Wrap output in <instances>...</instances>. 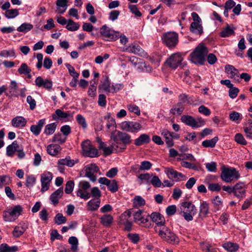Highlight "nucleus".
<instances>
[{
  "mask_svg": "<svg viewBox=\"0 0 252 252\" xmlns=\"http://www.w3.org/2000/svg\"><path fill=\"white\" fill-rule=\"evenodd\" d=\"M163 43L169 48H174L178 43V35L175 32L164 33L161 37Z\"/></svg>",
  "mask_w": 252,
  "mask_h": 252,
  "instance_id": "5",
  "label": "nucleus"
},
{
  "mask_svg": "<svg viewBox=\"0 0 252 252\" xmlns=\"http://www.w3.org/2000/svg\"><path fill=\"white\" fill-rule=\"evenodd\" d=\"M234 30L231 28L228 25L224 28L220 32V35L222 37H229L234 34Z\"/></svg>",
  "mask_w": 252,
  "mask_h": 252,
  "instance_id": "46",
  "label": "nucleus"
},
{
  "mask_svg": "<svg viewBox=\"0 0 252 252\" xmlns=\"http://www.w3.org/2000/svg\"><path fill=\"white\" fill-rule=\"evenodd\" d=\"M36 178L33 175H28L26 177V185L28 188L32 187L36 183Z\"/></svg>",
  "mask_w": 252,
  "mask_h": 252,
  "instance_id": "56",
  "label": "nucleus"
},
{
  "mask_svg": "<svg viewBox=\"0 0 252 252\" xmlns=\"http://www.w3.org/2000/svg\"><path fill=\"white\" fill-rule=\"evenodd\" d=\"M178 99L179 100V102H181L182 104L183 103H187L188 104H191L192 100L190 99V98L186 94H182L179 95Z\"/></svg>",
  "mask_w": 252,
  "mask_h": 252,
  "instance_id": "61",
  "label": "nucleus"
},
{
  "mask_svg": "<svg viewBox=\"0 0 252 252\" xmlns=\"http://www.w3.org/2000/svg\"><path fill=\"white\" fill-rule=\"evenodd\" d=\"M76 121L78 124L85 129L87 127V124L85 118L81 114H78L76 117Z\"/></svg>",
  "mask_w": 252,
  "mask_h": 252,
  "instance_id": "57",
  "label": "nucleus"
},
{
  "mask_svg": "<svg viewBox=\"0 0 252 252\" xmlns=\"http://www.w3.org/2000/svg\"><path fill=\"white\" fill-rule=\"evenodd\" d=\"M23 209L19 205L10 207L3 212V217L5 221H13L20 215Z\"/></svg>",
  "mask_w": 252,
  "mask_h": 252,
  "instance_id": "4",
  "label": "nucleus"
},
{
  "mask_svg": "<svg viewBox=\"0 0 252 252\" xmlns=\"http://www.w3.org/2000/svg\"><path fill=\"white\" fill-rule=\"evenodd\" d=\"M33 27V25L30 23H24L17 29V31L19 32L26 33L30 31Z\"/></svg>",
  "mask_w": 252,
  "mask_h": 252,
  "instance_id": "48",
  "label": "nucleus"
},
{
  "mask_svg": "<svg viewBox=\"0 0 252 252\" xmlns=\"http://www.w3.org/2000/svg\"><path fill=\"white\" fill-rule=\"evenodd\" d=\"M100 34L107 40H115L120 35V33L113 30L105 25L102 26L100 29Z\"/></svg>",
  "mask_w": 252,
  "mask_h": 252,
  "instance_id": "13",
  "label": "nucleus"
},
{
  "mask_svg": "<svg viewBox=\"0 0 252 252\" xmlns=\"http://www.w3.org/2000/svg\"><path fill=\"white\" fill-rule=\"evenodd\" d=\"M57 126V125L55 123L47 125L45 127L44 133L46 135H51L53 134L56 129Z\"/></svg>",
  "mask_w": 252,
  "mask_h": 252,
  "instance_id": "53",
  "label": "nucleus"
},
{
  "mask_svg": "<svg viewBox=\"0 0 252 252\" xmlns=\"http://www.w3.org/2000/svg\"><path fill=\"white\" fill-rule=\"evenodd\" d=\"M200 247L202 250L205 252H215V249L207 243L202 242L200 244Z\"/></svg>",
  "mask_w": 252,
  "mask_h": 252,
  "instance_id": "60",
  "label": "nucleus"
},
{
  "mask_svg": "<svg viewBox=\"0 0 252 252\" xmlns=\"http://www.w3.org/2000/svg\"><path fill=\"white\" fill-rule=\"evenodd\" d=\"M134 221L139 225L146 226L148 222V216L141 210H138L133 215Z\"/></svg>",
  "mask_w": 252,
  "mask_h": 252,
  "instance_id": "17",
  "label": "nucleus"
},
{
  "mask_svg": "<svg viewBox=\"0 0 252 252\" xmlns=\"http://www.w3.org/2000/svg\"><path fill=\"white\" fill-rule=\"evenodd\" d=\"M52 180V174L49 172H45L41 175V191L44 192L49 189Z\"/></svg>",
  "mask_w": 252,
  "mask_h": 252,
  "instance_id": "18",
  "label": "nucleus"
},
{
  "mask_svg": "<svg viewBox=\"0 0 252 252\" xmlns=\"http://www.w3.org/2000/svg\"><path fill=\"white\" fill-rule=\"evenodd\" d=\"M161 135L164 137L165 139V142L168 147H171L173 146L174 143L172 140V135L171 132L167 129H164L162 130L161 132Z\"/></svg>",
  "mask_w": 252,
  "mask_h": 252,
  "instance_id": "37",
  "label": "nucleus"
},
{
  "mask_svg": "<svg viewBox=\"0 0 252 252\" xmlns=\"http://www.w3.org/2000/svg\"><path fill=\"white\" fill-rule=\"evenodd\" d=\"M244 131L247 137L250 138H252V120L249 119L245 124L244 127Z\"/></svg>",
  "mask_w": 252,
  "mask_h": 252,
  "instance_id": "45",
  "label": "nucleus"
},
{
  "mask_svg": "<svg viewBox=\"0 0 252 252\" xmlns=\"http://www.w3.org/2000/svg\"><path fill=\"white\" fill-rule=\"evenodd\" d=\"M63 194V188H59L52 193L50 197L51 203L54 205H57L59 203V199L62 196Z\"/></svg>",
  "mask_w": 252,
  "mask_h": 252,
  "instance_id": "28",
  "label": "nucleus"
},
{
  "mask_svg": "<svg viewBox=\"0 0 252 252\" xmlns=\"http://www.w3.org/2000/svg\"><path fill=\"white\" fill-rule=\"evenodd\" d=\"M61 150L60 146L57 144H51L48 146L47 148L48 153L52 156L57 155Z\"/></svg>",
  "mask_w": 252,
  "mask_h": 252,
  "instance_id": "41",
  "label": "nucleus"
},
{
  "mask_svg": "<svg viewBox=\"0 0 252 252\" xmlns=\"http://www.w3.org/2000/svg\"><path fill=\"white\" fill-rule=\"evenodd\" d=\"M28 228V225L27 223H20L14 227L12 234L14 237L19 238L24 233Z\"/></svg>",
  "mask_w": 252,
  "mask_h": 252,
  "instance_id": "24",
  "label": "nucleus"
},
{
  "mask_svg": "<svg viewBox=\"0 0 252 252\" xmlns=\"http://www.w3.org/2000/svg\"><path fill=\"white\" fill-rule=\"evenodd\" d=\"M235 141L242 145H246L247 143L243 135L241 133H237L235 135Z\"/></svg>",
  "mask_w": 252,
  "mask_h": 252,
  "instance_id": "64",
  "label": "nucleus"
},
{
  "mask_svg": "<svg viewBox=\"0 0 252 252\" xmlns=\"http://www.w3.org/2000/svg\"><path fill=\"white\" fill-rule=\"evenodd\" d=\"M158 236L163 240L165 241L167 238V236L170 235L171 230L166 225L161 226L158 229Z\"/></svg>",
  "mask_w": 252,
  "mask_h": 252,
  "instance_id": "35",
  "label": "nucleus"
},
{
  "mask_svg": "<svg viewBox=\"0 0 252 252\" xmlns=\"http://www.w3.org/2000/svg\"><path fill=\"white\" fill-rule=\"evenodd\" d=\"M93 82V84H91L88 91V94L92 97H94L96 95V85L97 84V80L93 79L91 83Z\"/></svg>",
  "mask_w": 252,
  "mask_h": 252,
  "instance_id": "44",
  "label": "nucleus"
},
{
  "mask_svg": "<svg viewBox=\"0 0 252 252\" xmlns=\"http://www.w3.org/2000/svg\"><path fill=\"white\" fill-rule=\"evenodd\" d=\"M164 172L169 179L176 182L185 181L187 177L186 175L174 170L172 167L165 168Z\"/></svg>",
  "mask_w": 252,
  "mask_h": 252,
  "instance_id": "12",
  "label": "nucleus"
},
{
  "mask_svg": "<svg viewBox=\"0 0 252 252\" xmlns=\"http://www.w3.org/2000/svg\"><path fill=\"white\" fill-rule=\"evenodd\" d=\"M117 139L122 142V144H119L118 142L119 146L124 145L126 148V145H129L131 143V136L128 134L121 131H118L116 135Z\"/></svg>",
  "mask_w": 252,
  "mask_h": 252,
  "instance_id": "23",
  "label": "nucleus"
},
{
  "mask_svg": "<svg viewBox=\"0 0 252 252\" xmlns=\"http://www.w3.org/2000/svg\"><path fill=\"white\" fill-rule=\"evenodd\" d=\"M135 207H141L145 204V200L140 196H136L133 201Z\"/></svg>",
  "mask_w": 252,
  "mask_h": 252,
  "instance_id": "59",
  "label": "nucleus"
},
{
  "mask_svg": "<svg viewBox=\"0 0 252 252\" xmlns=\"http://www.w3.org/2000/svg\"><path fill=\"white\" fill-rule=\"evenodd\" d=\"M98 171V167L94 163L86 165L84 168L85 176L90 179L92 182H95L96 180L95 174Z\"/></svg>",
  "mask_w": 252,
  "mask_h": 252,
  "instance_id": "15",
  "label": "nucleus"
},
{
  "mask_svg": "<svg viewBox=\"0 0 252 252\" xmlns=\"http://www.w3.org/2000/svg\"><path fill=\"white\" fill-rule=\"evenodd\" d=\"M246 186L243 182H239L234 186L233 193L234 195L240 198L245 196Z\"/></svg>",
  "mask_w": 252,
  "mask_h": 252,
  "instance_id": "22",
  "label": "nucleus"
},
{
  "mask_svg": "<svg viewBox=\"0 0 252 252\" xmlns=\"http://www.w3.org/2000/svg\"><path fill=\"white\" fill-rule=\"evenodd\" d=\"M83 154L87 157L94 158L99 156L97 150L91 143V141L87 140L81 144Z\"/></svg>",
  "mask_w": 252,
  "mask_h": 252,
  "instance_id": "9",
  "label": "nucleus"
},
{
  "mask_svg": "<svg viewBox=\"0 0 252 252\" xmlns=\"http://www.w3.org/2000/svg\"><path fill=\"white\" fill-rule=\"evenodd\" d=\"M219 138L215 136L210 140H206L202 142V145L205 148H214L218 141Z\"/></svg>",
  "mask_w": 252,
  "mask_h": 252,
  "instance_id": "43",
  "label": "nucleus"
},
{
  "mask_svg": "<svg viewBox=\"0 0 252 252\" xmlns=\"http://www.w3.org/2000/svg\"><path fill=\"white\" fill-rule=\"evenodd\" d=\"M223 248L228 252H235L239 249V245L236 243L227 242L222 245Z\"/></svg>",
  "mask_w": 252,
  "mask_h": 252,
  "instance_id": "42",
  "label": "nucleus"
},
{
  "mask_svg": "<svg viewBox=\"0 0 252 252\" xmlns=\"http://www.w3.org/2000/svg\"><path fill=\"white\" fill-rule=\"evenodd\" d=\"M68 242L71 245L70 248L73 252H75L78 249V241L76 237L74 236L70 237L68 239Z\"/></svg>",
  "mask_w": 252,
  "mask_h": 252,
  "instance_id": "55",
  "label": "nucleus"
},
{
  "mask_svg": "<svg viewBox=\"0 0 252 252\" xmlns=\"http://www.w3.org/2000/svg\"><path fill=\"white\" fill-rule=\"evenodd\" d=\"M181 120L183 123L192 128L201 127L205 125V121L201 118L196 120L189 115H183L181 117Z\"/></svg>",
  "mask_w": 252,
  "mask_h": 252,
  "instance_id": "8",
  "label": "nucleus"
},
{
  "mask_svg": "<svg viewBox=\"0 0 252 252\" xmlns=\"http://www.w3.org/2000/svg\"><path fill=\"white\" fill-rule=\"evenodd\" d=\"M11 124L12 126L15 127H22L26 126L27 121L23 117L17 116L12 120Z\"/></svg>",
  "mask_w": 252,
  "mask_h": 252,
  "instance_id": "31",
  "label": "nucleus"
},
{
  "mask_svg": "<svg viewBox=\"0 0 252 252\" xmlns=\"http://www.w3.org/2000/svg\"><path fill=\"white\" fill-rule=\"evenodd\" d=\"M35 84L38 88H43L50 91L53 86L52 81L48 79H43L41 76H38L35 80Z\"/></svg>",
  "mask_w": 252,
  "mask_h": 252,
  "instance_id": "21",
  "label": "nucleus"
},
{
  "mask_svg": "<svg viewBox=\"0 0 252 252\" xmlns=\"http://www.w3.org/2000/svg\"><path fill=\"white\" fill-rule=\"evenodd\" d=\"M18 10L17 9H11L6 10L4 13V15L8 19H12L19 15Z\"/></svg>",
  "mask_w": 252,
  "mask_h": 252,
  "instance_id": "54",
  "label": "nucleus"
},
{
  "mask_svg": "<svg viewBox=\"0 0 252 252\" xmlns=\"http://www.w3.org/2000/svg\"><path fill=\"white\" fill-rule=\"evenodd\" d=\"M165 241L170 244L176 245L179 243L180 240L178 237L177 236L174 232L171 231L170 235L167 236V238Z\"/></svg>",
  "mask_w": 252,
  "mask_h": 252,
  "instance_id": "47",
  "label": "nucleus"
},
{
  "mask_svg": "<svg viewBox=\"0 0 252 252\" xmlns=\"http://www.w3.org/2000/svg\"><path fill=\"white\" fill-rule=\"evenodd\" d=\"M184 108V105L181 102H178L171 109L170 112L173 115H180L183 113Z\"/></svg>",
  "mask_w": 252,
  "mask_h": 252,
  "instance_id": "39",
  "label": "nucleus"
},
{
  "mask_svg": "<svg viewBox=\"0 0 252 252\" xmlns=\"http://www.w3.org/2000/svg\"><path fill=\"white\" fill-rule=\"evenodd\" d=\"M98 182L106 185L112 192H115L118 190L117 183L115 180H110L105 177H100L98 179Z\"/></svg>",
  "mask_w": 252,
  "mask_h": 252,
  "instance_id": "20",
  "label": "nucleus"
},
{
  "mask_svg": "<svg viewBox=\"0 0 252 252\" xmlns=\"http://www.w3.org/2000/svg\"><path fill=\"white\" fill-rule=\"evenodd\" d=\"M54 220L55 223L58 225L64 223L66 221L65 217L61 213H58L56 215Z\"/></svg>",
  "mask_w": 252,
  "mask_h": 252,
  "instance_id": "63",
  "label": "nucleus"
},
{
  "mask_svg": "<svg viewBox=\"0 0 252 252\" xmlns=\"http://www.w3.org/2000/svg\"><path fill=\"white\" fill-rule=\"evenodd\" d=\"M99 89H102L107 93H112L116 92L119 90L117 89L113 85L111 86L110 82L107 78L101 82V84L99 86Z\"/></svg>",
  "mask_w": 252,
  "mask_h": 252,
  "instance_id": "25",
  "label": "nucleus"
},
{
  "mask_svg": "<svg viewBox=\"0 0 252 252\" xmlns=\"http://www.w3.org/2000/svg\"><path fill=\"white\" fill-rule=\"evenodd\" d=\"M126 51L130 53H133L139 56H144L145 54L144 51L141 47L136 44H132L129 46L126 49Z\"/></svg>",
  "mask_w": 252,
  "mask_h": 252,
  "instance_id": "26",
  "label": "nucleus"
},
{
  "mask_svg": "<svg viewBox=\"0 0 252 252\" xmlns=\"http://www.w3.org/2000/svg\"><path fill=\"white\" fill-rule=\"evenodd\" d=\"M100 200L95 198L90 200L87 203L88 210L91 211L97 210L100 206Z\"/></svg>",
  "mask_w": 252,
  "mask_h": 252,
  "instance_id": "32",
  "label": "nucleus"
},
{
  "mask_svg": "<svg viewBox=\"0 0 252 252\" xmlns=\"http://www.w3.org/2000/svg\"><path fill=\"white\" fill-rule=\"evenodd\" d=\"M183 60V58L180 53H177L173 54L168 59L166 63L168 66L172 69H176L180 65Z\"/></svg>",
  "mask_w": 252,
  "mask_h": 252,
  "instance_id": "14",
  "label": "nucleus"
},
{
  "mask_svg": "<svg viewBox=\"0 0 252 252\" xmlns=\"http://www.w3.org/2000/svg\"><path fill=\"white\" fill-rule=\"evenodd\" d=\"M208 52V48L204 44H199L190 54L191 62L195 64L203 65Z\"/></svg>",
  "mask_w": 252,
  "mask_h": 252,
  "instance_id": "1",
  "label": "nucleus"
},
{
  "mask_svg": "<svg viewBox=\"0 0 252 252\" xmlns=\"http://www.w3.org/2000/svg\"><path fill=\"white\" fill-rule=\"evenodd\" d=\"M207 171L211 172H216L217 171V163L214 161L206 163L205 164Z\"/></svg>",
  "mask_w": 252,
  "mask_h": 252,
  "instance_id": "62",
  "label": "nucleus"
},
{
  "mask_svg": "<svg viewBox=\"0 0 252 252\" xmlns=\"http://www.w3.org/2000/svg\"><path fill=\"white\" fill-rule=\"evenodd\" d=\"M68 116L69 115L66 113L58 109L56 110L55 114L53 115L52 117L54 120H57L58 119H64Z\"/></svg>",
  "mask_w": 252,
  "mask_h": 252,
  "instance_id": "51",
  "label": "nucleus"
},
{
  "mask_svg": "<svg viewBox=\"0 0 252 252\" xmlns=\"http://www.w3.org/2000/svg\"><path fill=\"white\" fill-rule=\"evenodd\" d=\"M45 123V119H41L38 123L37 125H32L31 126L30 130L31 132L35 136H38L41 130L42 127Z\"/></svg>",
  "mask_w": 252,
  "mask_h": 252,
  "instance_id": "29",
  "label": "nucleus"
},
{
  "mask_svg": "<svg viewBox=\"0 0 252 252\" xmlns=\"http://www.w3.org/2000/svg\"><path fill=\"white\" fill-rule=\"evenodd\" d=\"M229 118L231 121L239 124L242 119V115L239 112L233 111L229 114Z\"/></svg>",
  "mask_w": 252,
  "mask_h": 252,
  "instance_id": "49",
  "label": "nucleus"
},
{
  "mask_svg": "<svg viewBox=\"0 0 252 252\" xmlns=\"http://www.w3.org/2000/svg\"><path fill=\"white\" fill-rule=\"evenodd\" d=\"M58 163L59 164V168L61 170L63 169L61 166L66 165L68 167H72L75 164L74 160L71 159L69 157H66L64 158L60 159L58 160Z\"/></svg>",
  "mask_w": 252,
  "mask_h": 252,
  "instance_id": "34",
  "label": "nucleus"
},
{
  "mask_svg": "<svg viewBox=\"0 0 252 252\" xmlns=\"http://www.w3.org/2000/svg\"><path fill=\"white\" fill-rule=\"evenodd\" d=\"M121 128L124 131L131 132L137 133L142 128V126L135 121H124L120 124Z\"/></svg>",
  "mask_w": 252,
  "mask_h": 252,
  "instance_id": "7",
  "label": "nucleus"
},
{
  "mask_svg": "<svg viewBox=\"0 0 252 252\" xmlns=\"http://www.w3.org/2000/svg\"><path fill=\"white\" fill-rule=\"evenodd\" d=\"M100 221L101 224L105 227L110 226L113 223V218L109 214H105L100 218Z\"/></svg>",
  "mask_w": 252,
  "mask_h": 252,
  "instance_id": "36",
  "label": "nucleus"
},
{
  "mask_svg": "<svg viewBox=\"0 0 252 252\" xmlns=\"http://www.w3.org/2000/svg\"><path fill=\"white\" fill-rule=\"evenodd\" d=\"M104 119L107 120L106 125L107 131L111 134V139L117 142L118 139L116 135L114 134L117 128L115 120L110 116V114H108L107 116H105Z\"/></svg>",
  "mask_w": 252,
  "mask_h": 252,
  "instance_id": "10",
  "label": "nucleus"
},
{
  "mask_svg": "<svg viewBox=\"0 0 252 252\" xmlns=\"http://www.w3.org/2000/svg\"><path fill=\"white\" fill-rule=\"evenodd\" d=\"M150 141V136L146 134H142L135 140L134 144L137 146H139L144 143H149Z\"/></svg>",
  "mask_w": 252,
  "mask_h": 252,
  "instance_id": "38",
  "label": "nucleus"
},
{
  "mask_svg": "<svg viewBox=\"0 0 252 252\" xmlns=\"http://www.w3.org/2000/svg\"><path fill=\"white\" fill-rule=\"evenodd\" d=\"M67 0H57L56 5L58 12L60 14H63L66 10L67 5Z\"/></svg>",
  "mask_w": 252,
  "mask_h": 252,
  "instance_id": "40",
  "label": "nucleus"
},
{
  "mask_svg": "<svg viewBox=\"0 0 252 252\" xmlns=\"http://www.w3.org/2000/svg\"><path fill=\"white\" fill-rule=\"evenodd\" d=\"M209 213V205L205 201H202L199 207V213L198 216L203 219L206 218Z\"/></svg>",
  "mask_w": 252,
  "mask_h": 252,
  "instance_id": "30",
  "label": "nucleus"
},
{
  "mask_svg": "<svg viewBox=\"0 0 252 252\" xmlns=\"http://www.w3.org/2000/svg\"><path fill=\"white\" fill-rule=\"evenodd\" d=\"M19 146L17 141H14L6 148V155L8 157H13L15 152H17Z\"/></svg>",
  "mask_w": 252,
  "mask_h": 252,
  "instance_id": "33",
  "label": "nucleus"
},
{
  "mask_svg": "<svg viewBox=\"0 0 252 252\" xmlns=\"http://www.w3.org/2000/svg\"><path fill=\"white\" fill-rule=\"evenodd\" d=\"M79 189L76 192L77 195L82 199L87 200L91 197L88 190L91 187L90 183L86 181H82L79 183Z\"/></svg>",
  "mask_w": 252,
  "mask_h": 252,
  "instance_id": "11",
  "label": "nucleus"
},
{
  "mask_svg": "<svg viewBox=\"0 0 252 252\" xmlns=\"http://www.w3.org/2000/svg\"><path fill=\"white\" fill-rule=\"evenodd\" d=\"M66 136L61 133H57L54 136L52 141L62 144L66 141Z\"/></svg>",
  "mask_w": 252,
  "mask_h": 252,
  "instance_id": "58",
  "label": "nucleus"
},
{
  "mask_svg": "<svg viewBox=\"0 0 252 252\" xmlns=\"http://www.w3.org/2000/svg\"><path fill=\"white\" fill-rule=\"evenodd\" d=\"M201 23L192 22L189 28L190 31L193 34L201 35L203 33V29Z\"/></svg>",
  "mask_w": 252,
  "mask_h": 252,
  "instance_id": "27",
  "label": "nucleus"
},
{
  "mask_svg": "<svg viewBox=\"0 0 252 252\" xmlns=\"http://www.w3.org/2000/svg\"><path fill=\"white\" fill-rule=\"evenodd\" d=\"M18 71L20 74L27 75L29 77H31L30 74L31 72V69L28 67L26 63H22L20 67L18 69Z\"/></svg>",
  "mask_w": 252,
  "mask_h": 252,
  "instance_id": "50",
  "label": "nucleus"
},
{
  "mask_svg": "<svg viewBox=\"0 0 252 252\" xmlns=\"http://www.w3.org/2000/svg\"><path fill=\"white\" fill-rule=\"evenodd\" d=\"M178 212L185 220L189 221L193 220V216L196 214L197 209L191 202L185 201L180 204Z\"/></svg>",
  "mask_w": 252,
  "mask_h": 252,
  "instance_id": "2",
  "label": "nucleus"
},
{
  "mask_svg": "<svg viewBox=\"0 0 252 252\" xmlns=\"http://www.w3.org/2000/svg\"><path fill=\"white\" fill-rule=\"evenodd\" d=\"M80 25L71 19H69L66 26V29L70 31H75L79 29Z\"/></svg>",
  "mask_w": 252,
  "mask_h": 252,
  "instance_id": "52",
  "label": "nucleus"
},
{
  "mask_svg": "<svg viewBox=\"0 0 252 252\" xmlns=\"http://www.w3.org/2000/svg\"><path fill=\"white\" fill-rule=\"evenodd\" d=\"M151 220L157 225L156 227V230L158 231V228L165 225V220L163 215L158 212H153L150 216Z\"/></svg>",
  "mask_w": 252,
  "mask_h": 252,
  "instance_id": "16",
  "label": "nucleus"
},
{
  "mask_svg": "<svg viewBox=\"0 0 252 252\" xmlns=\"http://www.w3.org/2000/svg\"><path fill=\"white\" fill-rule=\"evenodd\" d=\"M131 217V212L130 211H125L123 213L120 218V222L125 225V230L129 231L131 230L132 223L129 220V219Z\"/></svg>",
  "mask_w": 252,
  "mask_h": 252,
  "instance_id": "19",
  "label": "nucleus"
},
{
  "mask_svg": "<svg viewBox=\"0 0 252 252\" xmlns=\"http://www.w3.org/2000/svg\"><path fill=\"white\" fill-rule=\"evenodd\" d=\"M221 170V179L226 183H230L233 181H236L240 178V174L235 168L223 167Z\"/></svg>",
  "mask_w": 252,
  "mask_h": 252,
  "instance_id": "3",
  "label": "nucleus"
},
{
  "mask_svg": "<svg viewBox=\"0 0 252 252\" xmlns=\"http://www.w3.org/2000/svg\"><path fill=\"white\" fill-rule=\"evenodd\" d=\"M114 142L112 143L111 146L106 147L105 144L100 142L99 146V149H103L104 155L105 156L110 155L112 153H118L126 149L125 146L122 145L119 146L118 140L117 142L113 141Z\"/></svg>",
  "mask_w": 252,
  "mask_h": 252,
  "instance_id": "6",
  "label": "nucleus"
}]
</instances>
